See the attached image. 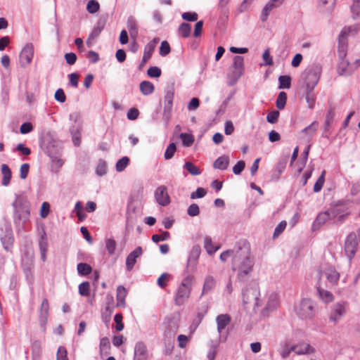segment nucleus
<instances>
[{"label": "nucleus", "mask_w": 360, "mask_h": 360, "mask_svg": "<svg viewBox=\"0 0 360 360\" xmlns=\"http://www.w3.org/2000/svg\"><path fill=\"white\" fill-rule=\"evenodd\" d=\"M232 258V269L238 271V281L245 283L248 279V246L244 243L243 245H237L233 250L224 251L220 255V259L226 262L229 257Z\"/></svg>", "instance_id": "nucleus-1"}, {"label": "nucleus", "mask_w": 360, "mask_h": 360, "mask_svg": "<svg viewBox=\"0 0 360 360\" xmlns=\"http://www.w3.org/2000/svg\"><path fill=\"white\" fill-rule=\"evenodd\" d=\"M13 209V219L16 229L20 231L24 224L29 219L30 215V206L26 197L15 195V199L12 203Z\"/></svg>", "instance_id": "nucleus-2"}, {"label": "nucleus", "mask_w": 360, "mask_h": 360, "mask_svg": "<svg viewBox=\"0 0 360 360\" xmlns=\"http://www.w3.org/2000/svg\"><path fill=\"white\" fill-rule=\"evenodd\" d=\"M321 73V67L317 64H314L305 69L300 77L302 88L314 89L318 84Z\"/></svg>", "instance_id": "nucleus-3"}, {"label": "nucleus", "mask_w": 360, "mask_h": 360, "mask_svg": "<svg viewBox=\"0 0 360 360\" xmlns=\"http://www.w3.org/2000/svg\"><path fill=\"white\" fill-rule=\"evenodd\" d=\"M193 280V276L188 275L181 281L174 297L176 305L181 306L188 299L191 292Z\"/></svg>", "instance_id": "nucleus-4"}, {"label": "nucleus", "mask_w": 360, "mask_h": 360, "mask_svg": "<svg viewBox=\"0 0 360 360\" xmlns=\"http://www.w3.org/2000/svg\"><path fill=\"white\" fill-rule=\"evenodd\" d=\"M295 311L302 319H311L316 314V304L310 299H302L296 307Z\"/></svg>", "instance_id": "nucleus-5"}, {"label": "nucleus", "mask_w": 360, "mask_h": 360, "mask_svg": "<svg viewBox=\"0 0 360 360\" xmlns=\"http://www.w3.org/2000/svg\"><path fill=\"white\" fill-rule=\"evenodd\" d=\"M174 97V89L172 87L167 88L164 96V110L162 115V119L166 124L169 123L172 117Z\"/></svg>", "instance_id": "nucleus-6"}, {"label": "nucleus", "mask_w": 360, "mask_h": 360, "mask_svg": "<svg viewBox=\"0 0 360 360\" xmlns=\"http://www.w3.org/2000/svg\"><path fill=\"white\" fill-rule=\"evenodd\" d=\"M278 295L274 292L269 294L265 307L260 311V319H264L268 318L270 314L278 308Z\"/></svg>", "instance_id": "nucleus-7"}, {"label": "nucleus", "mask_w": 360, "mask_h": 360, "mask_svg": "<svg viewBox=\"0 0 360 360\" xmlns=\"http://www.w3.org/2000/svg\"><path fill=\"white\" fill-rule=\"evenodd\" d=\"M358 241L356 238V233L351 232L345 238L344 248L346 256L349 262L354 257L357 250Z\"/></svg>", "instance_id": "nucleus-8"}, {"label": "nucleus", "mask_w": 360, "mask_h": 360, "mask_svg": "<svg viewBox=\"0 0 360 360\" xmlns=\"http://www.w3.org/2000/svg\"><path fill=\"white\" fill-rule=\"evenodd\" d=\"M231 70L230 77L231 84H233L244 72V58L243 56H236L233 58V64L231 68Z\"/></svg>", "instance_id": "nucleus-9"}, {"label": "nucleus", "mask_w": 360, "mask_h": 360, "mask_svg": "<svg viewBox=\"0 0 360 360\" xmlns=\"http://www.w3.org/2000/svg\"><path fill=\"white\" fill-rule=\"evenodd\" d=\"M351 31V27H345L338 36V53L340 60H343L347 55V35Z\"/></svg>", "instance_id": "nucleus-10"}, {"label": "nucleus", "mask_w": 360, "mask_h": 360, "mask_svg": "<svg viewBox=\"0 0 360 360\" xmlns=\"http://www.w3.org/2000/svg\"><path fill=\"white\" fill-rule=\"evenodd\" d=\"M44 151L49 158H56V155H62V146L60 141L50 138L46 140Z\"/></svg>", "instance_id": "nucleus-11"}, {"label": "nucleus", "mask_w": 360, "mask_h": 360, "mask_svg": "<svg viewBox=\"0 0 360 360\" xmlns=\"http://www.w3.org/2000/svg\"><path fill=\"white\" fill-rule=\"evenodd\" d=\"M324 275L329 283L332 285H337L340 279V274L336 271L334 266H328L323 270H319L318 272V277L320 280L321 276Z\"/></svg>", "instance_id": "nucleus-12"}, {"label": "nucleus", "mask_w": 360, "mask_h": 360, "mask_svg": "<svg viewBox=\"0 0 360 360\" xmlns=\"http://www.w3.org/2000/svg\"><path fill=\"white\" fill-rule=\"evenodd\" d=\"M252 297L253 311L256 313L257 309L262 306V300L259 299L260 292L259 285L256 281H252L251 288H249V297Z\"/></svg>", "instance_id": "nucleus-13"}, {"label": "nucleus", "mask_w": 360, "mask_h": 360, "mask_svg": "<svg viewBox=\"0 0 360 360\" xmlns=\"http://www.w3.org/2000/svg\"><path fill=\"white\" fill-rule=\"evenodd\" d=\"M339 214L337 208H330L326 212L320 213L316 218L314 223V226H321L330 219L335 218Z\"/></svg>", "instance_id": "nucleus-14"}, {"label": "nucleus", "mask_w": 360, "mask_h": 360, "mask_svg": "<svg viewBox=\"0 0 360 360\" xmlns=\"http://www.w3.org/2000/svg\"><path fill=\"white\" fill-rule=\"evenodd\" d=\"M34 56V47L32 44H27L20 54V61L22 66L29 65Z\"/></svg>", "instance_id": "nucleus-15"}, {"label": "nucleus", "mask_w": 360, "mask_h": 360, "mask_svg": "<svg viewBox=\"0 0 360 360\" xmlns=\"http://www.w3.org/2000/svg\"><path fill=\"white\" fill-rule=\"evenodd\" d=\"M155 198L157 202L162 206H166L170 202V198L165 186H160L156 188Z\"/></svg>", "instance_id": "nucleus-16"}, {"label": "nucleus", "mask_w": 360, "mask_h": 360, "mask_svg": "<svg viewBox=\"0 0 360 360\" xmlns=\"http://www.w3.org/2000/svg\"><path fill=\"white\" fill-rule=\"evenodd\" d=\"M148 357V352L146 344L139 341L137 342L134 347V360H147Z\"/></svg>", "instance_id": "nucleus-17"}, {"label": "nucleus", "mask_w": 360, "mask_h": 360, "mask_svg": "<svg viewBox=\"0 0 360 360\" xmlns=\"http://www.w3.org/2000/svg\"><path fill=\"white\" fill-rule=\"evenodd\" d=\"M142 254V248L141 246H139L128 255L126 259V267L127 271H130L132 270L136 262V259L141 256Z\"/></svg>", "instance_id": "nucleus-18"}, {"label": "nucleus", "mask_w": 360, "mask_h": 360, "mask_svg": "<svg viewBox=\"0 0 360 360\" xmlns=\"http://www.w3.org/2000/svg\"><path fill=\"white\" fill-rule=\"evenodd\" d=\"M345 313L346 310L345 307L342 304L338 303L334 306V308L333 309L330 315V321H333L335 324H336L345 314Z\"/></svg>", "instance_id": "nucleus-19"}, {"label": "nucleus", "mask_w": 360, "mask_h": 360, "mask_svg": "<svg viewBox=\"0 0 360 360\" xmlns=\"http://www.w3.org/2000/svg\"><path fill=\"white\" fill-rule=\"evenodd\" d=\"M105 309L102 311L101 317L103 321L108 326L111 320V316L114 311L113 298L111 297Z\"/></svg>", "instance_id": "nucleus-20"}, {"label": "nucleus", "mask_w": 360, "mask_h": 360, "mask_svg": "<svg viewBox=\"0 0 360 360\" xmlns=\"http://www.w3.org/2000/svg\"><path fill=\"white\" fill-rule=\"evenodd\" d=\"M231 320V316L227 314H219L217 316V331L219 334L230 323Z\"/></svg>", "instance_id": "nucleus-21"}, {"label": "nucleus", "mask_w": 360, "mask_h": 360, "mask_svg": "<svg viewBox=\"0 0 360 360\" xmlns=\"http://www.w3.org/2000/svg\"><path fill=\"white\" fill-rule=\"evenodd\" d=\"M288 160L285 158H281L276 164L275 169L272 174V179L278 180L281 174L283 172L286 167Z\"/></svg>", "instance_id": "nucleus-22"}, {"label": "nucleus", "mask_w": 360, "mask_h": 360, "mask_svg": "<svg viewBox=\"0 0 360 360\" xmlns=\"http://www.w3.org/2000/svg\"><path fill=\"white\" fill-rule=\"evenodd\" d=\"M292 349L297 354H309L314 352V349L309 344H300L292 346Z\"/></svg>", "instance_id": "nucleus-23"}, {"label": "nucleus", "mask_w": 360, "mask_h": 360, "mask_svg": "<svg viewBox=\"0 0 360 360\" xmlns=\"http://www.w3.org/2000/svg\"><path fill=\"white\" fill-rule=\"evenodd\" d=\"M81 124L72 126L70 128V132L72 136V142L75 146H79L81 143Z\"/></svg>", "instance_id": "nucleus-24"}, {"label": "nucleus", "mask_w": 360, "mask_h": 360, "mask_svg": "<svg viewBox=\"0 0 360 360\" xmlns=\"http://www.w3.org/2000/svg\"><path fill=\"white\" fill-rule=\"evenodd\" d=\"M127 295L126 288L122 285H119L117 288V307H125V297Z\"/></svg>", "instance_id": "nucleus-25"}, {"label": "nucleus", "mask_w": 360, "mask_h": 360, "mask_svg": "<svg viewBox=\"0 0 360 360\" xmlns=\"http://www.w3.org/2000/svg\"><path fill=\"white\" fill-rule=\"evenodd\" d=\"M200 252L201 249L200 245H195L193 246L189 257L188 258L187 266L191 264L195 265L200 257Z\"/></svg>", "instance_id": "nucleus-26"}, {"label": "nucleus", "mask_w": 360, "mask_h": 360, "mask_svg": "<svg viewBox=\"0 0 360 360\" xmlns=\"http://www.w3.org/2000/svg\"><path fill=\"white\" fill-rule=\"evenodd\" d=\"M139 89L143 96H150L155 91V86L150 81H143L139 84Z\"/></svg>", "instance_id": "nucleus-27"}, {"label": "nucleus", "mask_w": 360, "mask_h": 360, "mask_svg": "<svg viewBox=\"0 0 360 360\" xmlns=\"http://www.w3.org/2000/svg\"><path fill=\"white\" fill-rule=\"evenodd\" d=\"M216 281L212 276L208 275L205 277L201 296L214 288Z\"/></svg>", "instance_id": "nucleus-28"}, {"label": "nucleus", "mask_w": 360, "mask_h": 360, "mask_svg": "<svg viewBox=\"0 0 360 360\" xmlns=\"http://www.w3.org/2000/svg\"><path fill=\"white\" fill-rule=\"evenodd\" d=\"M1 171L3 174L1 184L4 186H7L11 181L12 173L9 167L6 164H2Z\"/></svg>", "instance_id": "nucleus-29"}, {"label": "nucleus", "mask_w": 360, "mask_h": 360, "mask_svg": "<svg viewBox=\"0 0 360 360\" xmlns=\"http://www.w3.org/2000/svg\"><path fill=\"white\" fill-rule=\"evenodd\" d=\"M155 45L153 43H148L144 49V53L142 58V60L140 63L139 68L141 69L146 63L150 58L153 52Z\"/></svg>", "instance_id": "nucleus-30"}, {"label": "nucleus", "mask_w": 360, "mask_h": 360, "mask_svg": "<svg viewBox=\"0 0 360 360\" xmlns=\"http://www.w3.org/2000/svg\"><path fill=\"white\" fill-rule=\"evenodd\" d=\"M127 29L129 30L130 36L135 39L138 35V27L136 25V21L135 18L132 16H130L127 19Z\"/></svg>", "instance_id": "nucleus-31"}, {"label": "nucleus", "mask_w": 360, "mask_h": 360, "mask_svg": "<svg viewBox=\"0 0 360 360\" xmlns=\"http://www.w3.org/2000/svg\"><path fill=\"white\" fill-rule=\"evenodd\" d=\"M316 290L319 297L325 302H329L333 300V294L330 292L321 288L319 281L317 283Z\"/></svg>", "instance_id": "nucleus-32"}, {"label": "nucleus", "mask_w": 360, "mask_h": 360, "mask_svg": "<svg viewBox=\"0 0 360 360\" xmlns=\"http://www.w3.org/2000/svg\"><path fill=\"white\" fill-rule=\"evenodd\" d=\"M229 160L227 156L222 155L218 158L213 163L215 169L225 170L229 166Z\"/></svg>", "instance_id": "nucleus-33"}, {"label": "nucleus", "mask_w": 360, "mask_h": 360, "mask_svg": "<svg viewBox=\"0 0 360 360\" xmlns=\"http://www.w3.org/2000/svg\"><path fill=\"white\" fill-rule=\"evenodd\" d=\"M105 23L101 21H98L96 26H95L92 30V32L90 33L89 38L87 39V44L89 46H90L89 40L94 39L96 38L102 32V30L104 29Z\"/></svg>", "instance_id": "nucleus-34"}, {"label": "nucleus", "mask_w": 360, "mask_h": 360, "mask_svg": "<svg viewBox=\"0 0 360 360\" xmlns=\"http://www.w3.org/2000/svg\"><path fill=\"white\" fill-rule=\"evenodd\" d=\"M62 155H56V158H50L51 161V170L56 173L58 172L59 169L64 164V161L61 159Z\"/></svg>", "instance_id": "nucleus-35"}, {"label": "nucleus", "mask_w": 360, "mask_h": 360, "mask_svg": "<svg viewBox=\"0 0 360 360\" xmlns=\"http://www.w3.org/2000/svg\"><path fill=\"white\" fill-rule=\"evenodd\" d=\"M204 247H205L207 252L210 255L215 253L219 249V247L214 246L212 244V238L210 236L205 237Z\"/></svg>", "instance_id": "nucleus-36"}, {"label": "nucleus", "mask_w": 360, "mask_h": 360, "mask_svg": "<svg viewBox=\"0 0 360 360\" xmlns=\"http://www.w3.org/2000/svg\"><path fill=\"white\" fill-rule=\"evenodd\" d=\"M49 302L46 298L42 300L40 306V319L41 322L46 321L49 314Z\"/></svg>", "instance_id": "nucleus-37"}, {"label": "nucleus", "mask_w": 360, "mask_h": 360, "mask_svg": "<svg viewBox=\"0 0 360 360\" xmlns=\"http://www.w3.org/2000/svg\"><path fill=\"white\" fill-rule=\"evenodd\" d=\"M191 32V27L190 24L187 22H182L179 28L178 33L183 38H187L190 36Z\"/></svg>", "instance_id": "nucleus-38"}, {"label": "nucleus", "mask_w": 360, "mask_h": 360, "mask_svg": "<svg viewBox=\"0 0 360 360\" xmlns=\"http://www.w3.org/2000/svg\"><path fill=\"white\" fill-rule=\"evenodd\" d=\"M335 0H319V6L324 11L330 13L335 6Z\"/></svg>", "instance_id": "nucleus-39"}, {"label": "nucleus", "mask_w": 360, "mask_h": 360, "mask_svg": "<svg viewBox=\"0 0 360 360\" xmlns=\"http://www.w3.org/2000/svg\"><path fill=\"white\" fill-rule=\"evenodd\" d=\"M305 93V99L309 108L312 109L315 105L316 97L313 93L314 89H304Z\"/></svg>", "instance_id": "nucleus-40"}, {"label": "nucleus", "mask_w": 360, "mask_h": 360, "mask_svg": "<svg viewBox=\"0 0 360 360\" xmlns=\"http://www.w3.org/2000/svg\"><path fill=\"white\" fill-rule=\"evenodd\" d=\"M1 240L5 250L7 252L11 251L14 241L13 236L12 235H6L4 237L1 238Z\"/></svg>", "instance_id": "nucleus-41"}, {"label": "nucleus", "mask_w": 360, "mask_h": 360, "mask_svg": "<svg viewBox=\"0 0 360 360\" xmlns=\"http://www.w3.org/2000/svg\"><path fill=\"white\" fill-rule=\"evenodd\" d=\"M278 89H290L291 86V77L289 75H281L278 77Z\"/></svg>", "instance_id": "nucleus-42"}, {"label": "nucleus", "mask_w": 360, "mask_h": 360, "mask_svg": "<svg viewBox=\"0 0 360 360\" xmlns=\"http://www.w3.org/2000/svg\"><path fill=\"white\" fill-rule=\"evenodd\" d=\"M319 127V123L316 121L313 122L311 124L305 127L302 130V133L304 134L309 138L313 136L314 133L316 131Z\"/></svg>", "instance_id": "nucleus-43"}, {"label": "nucleus", "mask_w": 360, "mask_h": 360, "mask_svg": "<svg viewBox=\"0 0 360 360\" xmlns=\"http://www.w3.org/2000/svg\"><path fill=\"white\" fill-rule=\"evenodd\" d=\"M286 101H287L286 93L284 91H281L278 94V96L276 101V108L278 110H283L286 105Z\"/></svg>", "instance_id": "nucleus-44"}, {"label": "nucleus", "mask_w": 360, "mask_h": 360, "mask_svg": "<svg viewBox=\"0 0 360 360\" xmlns=\"http://www.w3.org/2000/svg\"><path fill=\"white\" fill-rule=\"evenodd\" d=\"M77 271H78L79 274L82 275V276L89 275L92 271L91 266L86 263H82V262L79 263L77 264Z\"/></svg>", "instance_id": "nucleus-45"}, {"label": "nucleus", "mask_w": 360, "mask_h": 360, "mask_svg": "<svg viewBox=\"0 0 360 360\" xmlns=\"http://www.w3.org/2000/svg\"><path fill=\"white\" fill-rule=\"evenodd\" d=\"M184 168L186 169L191 175L197 176L201 174V171L199 169V168L189 161L184 164Z\"/></svg>", "instance_id": "nucleus-46"}, {"label": "nucleus", "mask_w": 360, "mask_h": 360, "mask_svg": "<svg viewBox=\"0 0 360 360\" xmlns=\"http://www.w3.org/2000/svg\"><path fill=\"white\" fill-rule=\"evenodd\" d=\"M182 141L183 145L186 147L191 146L194 142V138L192 134L181 133L179 136Z\"/></svg>", "instance_id": "nucleus-47"}, {"label": "nucleus", "mask_w": 360, "mask_h": 360, "mask_svg": "<svg viewBox=\"0 0 360 360\" xmlns=\"http://www.w3.org/2000/svg\"><path fill=\"white\" fill-rule=\"evenodd\" d=\"M176 150V146L174 143H171L169 144V146L167 147L166 150L164 154V158L165 160H170L172 159L174 153Z\"/></svg>", "instance_id": "nucleus-48"}, {"label": "nucleus", "mask_w": 360, "mask_h": 360, "mask_svg": "<svg viewBox=\"0 0 360 360\" xmlns=\"http://www.w3.org/2000/svg\"><path fill=\"white\" fill-rule=\"evenodd\" d=\"M325 174H326V171L323 170L322 172L321 176L318 178V179L316 180V181L314 184V192L318 193L322 189L324 182H325Z\"/></svg>", "instance_id": "nucleus-49"}, {"label": "nucleus", "mask_w": 360, "mask_h": 360, "mask_svg": "<svg viewBox=\"0 0 360 360\" xmlns=\"http://www.w3.org/2000/svg\"><path fill=\"white\" fill-rule=\"evenodd\" d=\"M129 163V158L127 156L122 157L116 163V170L119 172L125 169Z\"/></svg>", "instance_id": "nucleus-50"}, {"label": "nucleus", "mask_w": 360, "mask_h": 360, "mask_svg": "<svg viewBox=\"0 0 360 360\" xmlns=\"http://www.w3.org/2000/svg\"><path fill=\"white\" fill-rule=\"evenodd\" d=\"M105 243L108 254L110 255H113L117 246L116 241L113 238H107Z\"/></svg>", "instance_id": "nucleus-51"}, {"label": "nucleus", "mask_w": 360, "mask_h": 360, "mask_svg": "<svg viewBox=\"0 0 360 360\" xmlns=\"http://www.w3.org/2000/svg\"><path fill=\"white\" fill-rule=\"evenodd\" d=\"M100 5L96 0H90L87 3L86 10L89 13L94 14L98 11Z\"/></svg>", "instance_id": "nucleus-52"}, {"label": "nucleus", "mask_w": 360, "mask_h": 360, "mask_svg": "<svg viewBox=\"0 0 360 360\" xmlns=\"http://www.w3.org/2000/svg\"><path fill=\"white\" fill-rule=\"evenodd\" d=\"M79 292L82 296H89L90 294V284L84 281L79 285Z\"/></svg>", "instance_id": "nucleus-53"}, {"label": "nucleus", "mask_w": 360, "mask_h": 360, "mask_svg": "<svg viewBox=\"0 0 360 360\" xmlns=\"http://www.w3.org/2000/svg\"><path fill=\"white\" fill-rule=\"evenodd\" d=\"M334 117H335L334 110H333V108H330L328 110V111L326 115L325 126H324L325 131L328 130V127L333 122Z\"/></svg>", "instance_id": "nucleus-54"}, {"label": "nucleus", "mask_w": 360, "mask_h": 360, "mask_svg": "<svg viewBox=\"0 0 360 360\" xmlns=\"http://www.w3.org/2000/svg\"><path fill=\"white\" fill-rule=\"evenodd\" d=\"M162 73L161 69L157 66L150 67L147 70V75L150 77L158 78L160 77Z\"/></svg>", "instance_id": "nucleus-55"}, {"label": "nucleus", "mask_w": 360, "mask_h": 360, "mask_svg": "<svg viewBox=\"0 0 360 360\" xmlns=\"http://www.w3.org/2000/svg\"><path fill=\"white\" fill-rule=\"evenodd\" d=\"M280 112L278 110H272L267 114L266 120L271 124H275L278 122Z\"/></svg>", "instance_id": "nucleus-56"}, {"label": "nucleus", "mask_w": 360, "mask_h": 360, "mask_svg": "<svg viewBox=\"0 0 360 360\" xmlns=\"http://www.w3.org/2000/svg\"><path fill=\"white\" fill-rule=\"evenodd\" d=\"M107 165L104 160H100L96 166V173L101 176L106 174Z\"/></svg>", "instance_id": "nucleus-57"}, {"label": "nucleus", "mask_w": 360, "mask_h": 360, "mask_svg": "<svg viewBox=\"0 0 360 360\" xmlns=\"http://www.w3.org/2000/svg\"><path fill=\"white\" fill-rule=\"evenodd\" d=\"M56 360H69L68 352L65 347L60 346L56 354Z\"/></svg>", "instance_id": "nucleus-58"}, {"label": "nucleus", "mask_w": 360, "mask_h": 360, "mask_svg": "<svg viewBox=\"0 0 360 360\" xmlns=\"http://www.w3.org/2000/svg\"><path fill=\"white\" fill-rule=\"evenodd\" d=\"M122 314L121 313H117L115 314L114 317V321L116 323L115 329L117 331H121L124 329V323L122 322Z\"/></svg>", "instance_id": "nucleus-59"}, {"label": "nucleus", "mask_w": 360, "mask_h": 360, "mask_svg": "<svg viewBox=\"0 0 360 360\" xmlns=\"http://www.w3.org/2000/svg\"><path fill=\"white\" fill-rule=\"evenodd\" d=\"M349 65V63L348 61L345 60V59L343 60H341L338 66L339 74L341 75L349 74L350 72L347 70Z\"/></svg>", "instance_id": "nucleus-60"}, {"label": "nucleus", "mask_w": 360, "mask_h": 360, "mask_svg": "<svg viewBox=\"0 0 360 360\" xmlns=\"http://www.w3.org/2000/svg\"><path fill=\"white\" fill-rule=\"evenodd\" d=\"M170 46L167 41H163L161 42L160 47V55L162 56H165L168 55L170 52Z\"/></svg>", "instance_id": "nucleus-61"}, {"label": "nucleus", "mask_w": 360, "mask_h": 360, "mask_svg": "<svg viewBox=\"0 0 360 360\" xmlns=\"http://www.w3.org/2000/svg\"><path fill=\"white\" fill-rule=\"evenodd\" d=\"M187 214L190 217L198 216L200 214L199 206L195 203L191 204L187 209Z\"/></svg>", "instance_id": "nucleus-62"}, {"label": "nucleus", "mask_w": 360, "mask_h": 360, "mask_svg": "<svg viewBox=\"0 0 360 360\" xmlns=\"http://www.w3.org/2000/svg\"><path fill=\"white\" fill-rule=\"evenodd\" d=\"M287 226V223L285 221H281L275 228L274 233L273 235L274 238L278 237L281 235L283 231L285 230Z\"/></svg>", "instance_id": "nucleus-63"}, {"label": "nucleus", "mask_w": 360, "mask_h": 360, "mask_svg": "<svg viewBox=\"0 0 360 360\" xmlns=\"http://www.w3.org/2000/svg\"><path fill=\"white\" fill-rule=\"evenodd\" d=\"M351 11L354 15V18H356L360 15V0H354L351 6Z\"/></svg>", "instance_id": "nucleus-64"}]
</instances>
